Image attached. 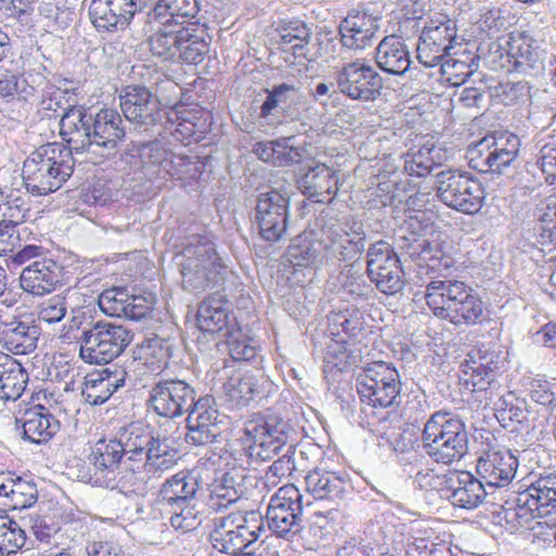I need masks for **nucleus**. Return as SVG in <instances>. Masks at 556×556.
Listing matches in <instances>:
<instances>
[{
  "label": "nucleus",
  "instance_id": "c03bdc74",
  "mask_svg": "<svg viewBox=\"0 0 556 556\" xmlns=\"http://www.w3.org/2000/svg\"><path fill=\"white\" fill-rule=\"evenodd\" d=\"M468 452V432L467 430L456 431L448 434L441 442L437 441L430 447H426L425 453L435 463L451 465L459 462Z\"/></svg>",
  "mask_w": 556,
  "mask_h": 556
},
{
  "label": "nucleus",
  "instance_id": "ea45409f",
  "mask_svg": "<svg viewBox=\"0 0 556 556\" xmlns=\"http://www.w3.org/2000/svg\"><path fill=\"white\" fill-rule=\"evenodd\" d=\"M243 477L236 472H225L211 485L208 505L215 510L228 508L241 501L245 494Z\"/></svg>",
  "mask_w": 556,
  "mask_h": 556
},
{
  "label": "nucleus",
  "instance_id": "aec40b11",
  "mask_svg": "<svg viewBox=\"0 0 556 556\" xmlns=\"http://www.w3.org/2000/svg\"><path fill=\"white\" fill-rule=\"evenodd\" d=\"M380 13L369 8L353 11L339 25L342 46L349 50L363 51L372 43L376 31L380 27Z\"/></svg>",
  "mask_w": 556,
  "mask_h": 556
},
{
  "label": "nucleus",
  "instance_id": "7c9ffc66",
  "mask_svg": "<svg viewBox=\"0 0 556 556\" xmlns=\"http://www.w3.org/2000/svg\"><path fill=\"white\" fill-rule=\"evenodd\" d=\"M40 337V328L34 321L4 320L0 336L3 346L11 353L24 355L34 352Z\"/></svg>",
  "mask_w": 556,
  "mask_h": 556
},
{
  "label": "nucleus",
  "instance_id": "13d9d810",
  "mask_svg": "<svg viewBox=\"0 0 556 556\" xmlns=\"http://www.w3.org/2000/svg\"><path fill=\"white\" fill-rule=\"evenodd\" d=\"M521 233L529 245L536 248L544 254L552 253L556 249V230L552 227L527 222Z\"/></svg>",
  "mask_w": 556,
  "mask_h": 556
},
{
  "label": "nucleus",
  "instance_id": "2f4dec72",
  "mask_svg": "<svg viewBox=\"0 0 556 556\" xmlns=\"http://www.w3.org/2000/svg\"><path fill=\"white\" fill-rule=\"evenodd\" d=\"M29 381L27 369L9 354L0 353V400L16 401Z\"/></svg>",
  "mask_w": 556,
  "mask_h": 556
},
{
  "label": "nucleus",
  "instance_id": "f3484780",
  "mask_svg": "<svg viewBox=\"0 0 556 556\" xmlns=\"http://www.w3.org/2000/svg\"><path fill=\"white\" fill-rule=\"evenodd\" d=\"M274 33L277 48L282 52L291 53L295 59L313 61L327 53L323 47L324 38L320 35L317 36V42L314 43L311 28L301 20H282Z\"/></svg>",
  "mask_w": 556,
  "mask_h": 556
},
{
  "label": "nucleus",
  "instance_id": "dca6fc26",
  "mask_svg": "<svg viewBox=\"0 0 556 556\" xmlns=\"http://www.w3.org/2000/svg\"><path fill=\"white\" fill-rule=\"evenodd\" d=\"M515 516L519 525L530 518L546 517L556 513V472L540 473L527 488L518 493Z\"/></svg>",
  "mask_w": 556,
  "mask_h": 556
},
{
  "label": "nucleus",
  "instance_id": "4468645a",
  "mask_svg": "<svg viewBox=\"0 0 556 556\" xmlns=\"http://www.w3.org/2000/svg\"><path fill=\"white\" fill-rule=\"evenodd\" d=\"M519 138L511 132L484 136L470 149V163L480 172L501 173L516 159Z\"/></svg>",
  "mask_w": 556,
  "mask_h": 556
},
{
  "label": "nucleus",
  "instance_id": "cd10ccee",
  "mask_svg": "<svg viewBox=\"0 0 556 556\" xmlns=\"http://www.w3.org/2000/svg\"><path fill=\"white\" fill-rule=\"evenodd\" d=\"M377 66L384 73L394 76H403L412 68V58L408 46L395 35L386 36L376 48L375 55Z\"/></svg>",
  "mask_w": 556,
  "mask_h": 556
},
{
  "label": "nucleus",
  "instance_id": "5701e85b",
  "mask_svg": "<svg viewBox=\"0 0 556 556\" xmlns=\"http://www.w3.org/2000/svg\"><path fill=\"white\" fill-rule=\"evenodd\" d=\"M446 482L448 485L443 490L444 496L459 508L475 509L494 494L482 478L469 471L454 473Z\"/></svg>",
  "mask_w": 556,
  "mask_h": 556
},
{
  "label": "nucleus",
  "instance_id": "3c124183",
  "mask_svg": "<svg viewBox=\"0 0 556 556\" xmlns=\"http://www.w3.org/2000/svg\"><path fill=\"white\" fill-rule=\"evenodd\" d=\"M26 543L21 525L7 513H0V556L16 554Z\"/></svg>",
  "mask_w": 556,
  "mask_h": 556
},
{
  "label": "nucleus",
  "instance_id": "58836bf2",
  "mask_svg": "<svg viewBox=\"0 0 556 556\" xmlns=\"http://www.w3.org/2000/svg\"><path fill=\"white\" fill-rule=\"evenodd\" d=\"M306 490L316 500H342L349 492V484L333 471L316 468L305 477Z\"/></svg>",
  "mask_w": 556,
  "mask_h": 556
},
{
  "label": "nucleus",
  "instance_id": "f704fd0d",
  "mask_svg": "<svg viewBox=\"0 0 556 556\" xmlns=\"http://www.w3.org/2000/svg\"><path fill=\"white\" fill-rule=\"evenodd\" d=\"M534 40L522 33L519 39L510 42V58H513L514 72L536 77L544 70L543 52Z\"/></svg>",
  "mask_w": 556,
  "mask_h": 556
},
{
  "label": "nucleus",
  "instance_id": "412c9836",
  "mask_svg": "<svg viewBox=\"0 0 556 556\" xmlns=\"http://www.w3.org/2000/svg\"><path fill=\"white\" fill-rule=\"evenodd\" d=\"M518 466V458L510 450H490L478 458L476 471L494 493L514 480Z\"/></svg>",
  "mask_w": 556,
  "mask_h": 556
},
{
  "label": "nucleus",
  "instance_id": "bf43d9fd",
  "mask_svg": "<svg viewBox=\"0 0 556 556\" xmlns=\"http://www.w3.org/2000/svg\"><path fill=\"white\" fill-rule=\"evenodd\" d=\"M367 277L370 282H372L376 288L387 295H393L400 292L404 287L403 279V270L401 265L390 266L384 269L377 268L372 273L366 271Z\"/></svg>",
  "mask_w": 556,
  "mask_h": 556
},
{
  "label": "nucleus",
  "instance_id": "a19ab883",
  "mask_svg": "<svg viewBox=\"0 0 556 556\" xmlns=\"http://www.w3.org/2000/svg\"><path fill=\"white\" fill-rule=\"evenodd\" d=\"M117 375H112L109 369L90 375L86 378L81 395L86 403L91 405H101L105 403L125 383L124 370Z\"/></svg>",
  "mask_w": 556,
  "mask_h": 556
},
{
  "label": "nucleus",
  "instance_id": "f8f14e48",
  "mask_svg": "<svg viewBox=\"0 0 556 556\" xmlns=\"http://www.w3.org/2000/svg\"><path fill=\"white\" fill-rule=\"evenodd\" d=\"M197 391L193 386L178 378H160L149 391L148 407L160 417L179 418L193 404Z\"/></svg>",
  "mask_w": 556,
  "mask_h": 556
},
{
  "label": "nucleus",
  "instance_id": "bb28decb",
  "mask_svg": "<svg viewBox=\"0 0 556 556\" xmlns=\"http://www.w3.org/2000/svg\"><path fill=\"white\" fill-rule=\"evenodd\" d=\"M90 108L71 106L58 121L59 134L72 152L81 153L90 149Z\"/></svg>",
  "mask_w": 556,
  "mask_h": 556
},
{
  "label": "nucleus",
  "instance_id": "052dcab7",
  "mask_svg": "<svg viewBox=\"0 0 556 556\" xmlns=\"http://www.w3.org/2000/svg\"><path fill=\"white\" fill-rule=\"evenodd\" d=\"M401 265L394 248L384 240L371 243L366 253V271L372 273L377 268Z\"/></svg>",
  "mask_w": 556,
  "mask_h": 556
},
{
  "label": "nucleus",
  "instance_id": "9b49d317",
  "mask_svg": "<svg viewBox=\"0 0 556 556\" xmlns=\"http://www.w3.org/2000/svg\"><path fill=\"white\" fill-rule=\"evenodd\" d=\"M302 494L293 484H286L270 497L266 522L268 529L279 538L291 540L303 529Z\"/></svg>",
  "mask_w": 556,
  "mask_h": 556
},
{
  "label": "nucleus",
  "instance_id": "6e6d98bb",
  "mask_svg": "<svg viewBox=\"0 0 556 556\" xmlns=\"http://www.w3.org/2000/svg\"><path fill=\"white\" fill-rule=\"evenodd\" d=\"M117 194L116 188L106 179L98 178L83 187L78 203L94 207H104L110 204Z\"/></svg>",
  "mask_w": 556,
  "mask_h": 556
},
{
  "label": "nucleus",
  "instance_id": "603ef678",
  "mask_svg": "<svg viewBox=\"0 0 556 556\" xmlns=\"http://www.w3.org/2000/svg\"><path fill=\"white\" fill-rule=\"evenodd\" d=\"M440 64L445 74L456 78L455 84H464L477 72L479 58L471 52L464 51L458 55L457 51H452V54L445 56Z\"/></svg>",
  "mask_w": 556,
  "mask_h": 556
},
{
  "label": "nucleus",
  "instance_id": "5fc2aeb1",
  "mask_svg": "<svg viewBox=\"0 0 556 556\" xmlns=\"http://www.w3.org/2000/svg\"><path fill=\"white\" fill-rule=\"evenodd\" d=\"M228 516L233 519V527L242 533V538L249 545L256 542L266 531L264 517L257 510H239Z\"/></svg>",
  "mask_w": 556,
  "mask_h": 556
},
{
  "label": "nucleus",
  "instance_id": "4be33fe9",
  "mask_svg": "<svg viewBox=\"0 0 556 556\" xmlns=\"http://www.w3.org/2000/svg\"><path fill=\"white\" fill-rule=\"evenodd\" d=\"M66 270L62 264L50 257L36 260L22 270L21 288L33 295L42 296L63 283Z\"/></svg>",
  "mask_w": 556,
  "mask_h": 556
},
{
  "label": "nucleus",
  "instance_id": "f03ea898",
  "mask_svg": "<svg viewBox=\"0 0 556 556\" xmlns=\"http://www.w3.org/2000/svg\"><path fill=\"white\" fill-rule=\"evenodd\" d=\"M426 304L432 314L455 326H471L483 315V302L477 292L457 279H432L426 285Z\"/></svg>",
  "mask_w": 556,
  "mask_h": 556
},
{
  "label": "nucleus",
  "instance_id": "864d4df0",
  "mask_svg": "<svg viewBox=\"0 0 556 556\" xmlns=\"http://www.w3.org/2000/svg\"><path fill=\"white\" fill-rule=\"evenodd\" d=\"M66 93L67 91L61 88H46L38 103L37 114L40 119H52L58 123L61 118V114L64 113L67 108L75 105L70 103Z\"/></svg>",
  "mask_w": 556,
  "mask_h": 556
},
{
  "label": "nucleus",
  "instance_id": "423d86ee",
  "mask_svg": "<svg viewBox=\"0 0 556 556\" xmlns=\"http://www.w3.org/2000/svg\"><path fill=\"white\" fill-rule=\"evenodd\" d=\"M211 37L204 25L189 23L175 29L162 27L149 38V48L163 61L201 63L210 51Z\"/></svg>",
  "mask_w": 556,
  "mask_h": 556
},
{
  "label": "nucleus",
  "instance_id": "6ab92c4d",
  "mask_svg": "<svg viewBox=\"0 0 556 556\" xmlns=\"http://www.w3.org/2000/svg\"><path fill=\"white\" fill-rule=\"evenodd\" d=\"M142 8L141 0H92L89 17L98 31L124 30Z\"/></svg>",
  "mask_w": 556,
  "mask_h": 556
},
{
  "label": "nucleus",
  "instance_id": "a18cd8bd",
  "mask_svg": "<svg viewBox=\"0 0 556 556\" xmlns=\"http://www.w3.org/2000/svg\"><path fill=\"white\" fill-rule=\"evenodd\" d=\"M211 542L215 549L230 556L244 554L243 549L250 546L242 538V533H239L233 527V519H230L228 515L215 519Z\"/></svg>",
  "mask_w": 556,
  "mask_h": 556
},
{
  "label": "nucleus",
  "instance_id": "4c0bfd02",
  "mask_svg": "<svg viewBox=\"0 0 556 556\" xmlns=\"http://www.w3.org/2000/svg\"><path fill=\"white\" fill-rule=\"evenodd\" d=\"M202 0H159L153 8V17L162 27L174 29L172 24H184L199 14Z\"/></svg>",
  "mask_w": 556,
  "mask_h": 556
},
{
  "label": "nucleus",
  "instance_id": "e433bc0d",
  "mask_svg": "<svg viewBox=\"0 0 556 556\" xmlns=\"http://www.w3.org/2000/svg\"><path fill=\"white\" fill-rule=\"evenodd\" d=\"M59 429L60 421L42 405L27 409L23 415L24 438L33 443L47 442Z\"/></svg>",
  "mask_w": 556,
  "mask_h": 556
},
{
  "label": "nucleus",
  "instance_id": "2eb2a0df",
  "mask_svg": "<svg viewBox=\"0 0 556 556\" xmlns=\"http://www.w3.org/2000/svg\"><path fill=\"white\" fill-rule=\"evenodd\" d=\"M336 85L339 92L346 98L369 102L381 96L383 80L372 66L356 60L344 64L336 73Z\"/></svg>",
  "mask_w": 556,
  "mask_h": 556
},
{
  "label": "nucleus",
  "instance_id": "39448f33",
  "mask_svg": "<svg viewBox=\"0 0 556 556\" xmlns=\"http://www.w3.org/2000/svg\"><path fill=\"white\" fill-rule=\"evenodd\" d=\"M119 106L130 123V132L141 138L164 136L168 123H173L168 111L161 106L160 97L140 84L122 88Z\"/></svg>",
  "mask_w": 556,
  "mask_h": 556
},
{
  "label": "nucleus",
  "instance_id": "a878e982",
  "mask_svg": "<svg viewBox=\"0 0 556 556\" xmlns=\"http://www.w3.org/2000/svg\"><path fill=\"white\" fill-rule=\"evenodd\" d=\"M90 148L98 147L114 152L125 138L122 115L114 109H90Z\"/></svg>",
  "mask_w": 556,
  "mask_h": 556
},
{
  "label": "nucleus",
  "instance_id": "1a4fd4ad",
  "mask_svg": "<svg viewBox=\"0 0 556 556\" xmlns=\"http://www.w3.org/2000/svg\"><path fill=\"white\" fill-rule=\"evenodd\" d=\"M437 195L448 207L473 215L483 206L485 192L481 182L469 174L447 169L437 174Z\"/></svg>",
  "mask_w": 556,
  "mask_h": 556
},
{
  "label": "nucleus",
  "instance_id": "0eeeda50",
  "mask_svg": "<svg viewBox=\"0 0 556 556\" xmlns=\"http://www.w3.org/2000/svg\"><path fill=\"white\" fill-rule=\"evenodd\" d=\"M356 391L363 405L367 408H388L401 403L402 381L396 367L392 363L376 361L366 364L356 378Z\"/></svg>",
  "mask_w": 556,
  "mask_h": 556
},
{
  "label": "nucleus",
  "instance_id": "69168bd1",
  "mask_svg": "<svg viewBox=\"0 0 556 556\" xmlns=\"http://www.w3.org/2000/svg\"><path fill=\"white\" fill-rule=\"evenodd\" d=\"M187 432L185 440L189 445L206 446L218 441L222 432L218 425H207L206 422L186 419Z\"/></svg>",
  "mask_w": 556,
  "mask_h": 556
},
{
  "label": "nucleus",
  "instance_id": "49530a36",
  "mask_svg": "<svg viewBox=\"0 0 556 556\" xmlns=\"http://www.w3.org/2000/svg\"><path fill=\"white\" fill-rule=\"evenodd\" d=\"M138 152L140 153L142 169L146 177L151 180L160 179L164 176L165 162H168L172 153H168L157 141V138H142L139 142Z\"/></svg>",
  "mask_w": 556,
  "mask_h": 556
},
{
  "label": "nucleus",
  "instance_id": "473e14b6",
  "mask_svg": "<svg viewBox=\"0 0 556 556\" xmlns=\"http://www.w3.org/2000/svg\"><path fill=\"white\" fill-rule=\"evenodd\" d=\"M2 505L10 509H25L33 506L38 498V489L34 481L12 473L3 475L0 484Z\"/></svg>",
  "mask_w": 556,
  "mask_h": 556
},
{
  "label": "nucleus",
  "instance_id": "0e129e2a",
  "mask_svg": "<svg viewBox=\"0 0 556 556\" xmlns=\"http://www.w3.org/2000/svg\"><path fill=\"white\" fill-rule=\"evenodd\" d=\"M277 155L275 166H291L300 164L306 156L307 150L304 146L296 143L294 136L277 138Z\"/></svg>",
  "mask_w": 556,
  "mask_h": 556
},
{
  "label": "nucleus",
  "instance_id": "79ce46f5",
  "mask_svg": "<svg viewBox=\"0 0 556 556\" xmlns=\"http://www.w3.org/2000/svg\"><path fill=\"white\" fill-rule=\"evenodd\" d=\"M466 429L465 422L451 412H434L424 425L420 441L424 452L437 441L441 442L448 434Z\"/></svg>",
  "mask_w": 556,
  "mask_h": 556
},
{
  "label": "nucleus",
  "instance_id": "9d476101",
  "mask_svg": "<svg viewBox=\"0 0 556 556\" xmlns=\"http://www.w3.org/2000/svg\"><path fill=\"white\" fill-rule=\"evenodd\" d=\"M456 22L444 14H435L424 23L418 46L417 59L425 67L439 65L450 56L457 42Z\"/></svg>",
  "mask_w": 556,
  "mask_h": 556
},
{
  "label": "nucleus",
  "instance_id": "c9c22d12",
  "mask_svg": "<svg viewBox=\"0 0 556 556\" xmlns=\"http://www.w3.org/2000/svg\"><path fill=\"white\" fill-rule=\"evenodd\" d=\"M265 91L267 96L260 110V116L262 118L268 119L270 116L276 115H283L291 118L295 116V112L291 105L301 102L303 99L298 87L292 84L282 83Z\"/></svg>",
  "mask_w": 556,
  "mask_h": 556
},
{
  "label": "nucleus",
  "instance_id": "338daca9",
  "mask_svg": "<svg viewBox=\"0 0 556 556\" xmlns=\"http://www.w3.org/2000/svg\"><path fill=\"white\" fill-rule=\"evenodd\" d=\"M530 93V86L527 81H505L496 85L491 97L504 105H513L526 99Z\"/></svg>",
  "mask_w": 556,
  "mask_h": 556
},
{
  "label": "nucleus",
  "instance_id": "c85d7f7f",
  "mask_svg": "<svg viewBox=\"0 0 556 556\" xmlns=\"http://www.w3.org/2000/svg\"><path fill=\"white\" fill-rule=\"evenodd\" d=\"M199 486L198 478L191 471H178L162 483L157 494L159 503L168 509L191 504Z\"/></svg>",
  "mask_w": 556,
  "mask_h": 556
},
{
  "label": "nucleus",
  "instance_id": "7ed1b4c3",
  "mask_svg": "<svg viewBox=\"0 0 556 556\" xmlns=\"http://www.w3.org/2000/svg\"><path fill=\"white\" fill-rule=\"evenodd\" d=\"M185 290L200 293L224 280L225 264L216 252L211 238L193 233L182 242V250L175 256Z\"/></svg>",
  "mask_w": 556,
  "mask_h": 556
},
{
  "label": "nucleus",
  "instance_id": "4d7b16f0",
  "mask_svg": "<svg viewBox=\"0 0 556 556\" xmlns=\"http://www.w3.org/2000/svg\"><path fill=\"white\" fill-rule=\"evenodd\" d=\"M30 207L18 191L0 187V220H26Z\"/></svg>",
  "mask_w": 556,
  "mask_h": 556
},
{
  "label": "nucleus",
  "instance_id": "b1692460",
  "mask_svg": "<svg viewBox=\"0 0 556 556\" xmlns=\"http://www.w3.org/2000/svg\"><path fill=\"white\" fill-rule=\"evenodd\" d=\"M366 248V233L359 230L345 231L340 227L324 230L323 258L327 262L357 260Z\"/></svg>",
  "mask_w": 556,
  "mask_h": 556
},
{
  "label": "nucleus",
  "instance_id": "ddd939ff",
  "mask_svg": "<svg viewBox=\"0 0 556 556\" xmlns=\"http://www.w3.org/2000/svg\"><path fill=\"white\" fill-rule=\"evenodd\" d=\"M290 217L289 198L273 189L261 192L256 198L253 223L262 239L278 242L288 233Z\"/></svg>",
  "mask_w": 556,
  "mask_h": 556
},
{
  "label": "nucleus",
  "instance_id": "6e6552de",
  "mask_svg": "<svg viewBox=\"0 0 556 556\" xmlns=\"http://www.w3.org/2000/svg\"><path fill=\"white\" fill-rule=\"evenodd\" d=\"M127 328L108 321H89L77 337L79 356L89 364H109L132 341Z\"/></svg>",
  "mask_w": 556,
  "mask_h": 556
},
{
  "label": "nucleus",
  "instance_id": "393cba45",
  "mask_svg": "<svg viewBox=\"0 0 556 556\" xmlns=\"http://www.w3.org/2000/svg\"><path fill=\"white\" fill-rule=\"evenodd\" d=\"M121 442L116 439H101L92 446L88 459L92 467L89 469L88 482L102 488L108 484L114 473L124 463Z\"/></svg>",
  "mask_w": 556,
  "mask_h": 556
},
{
  "label": "nucleus",
  "instance_id": "680f3d73",
  "mask_svg": "<svg viewBox=\"0 0 556 556\" xmlns=\"http://www.w3.org/2000/svg\"><path fill=\"white\" fill-rule=\"evenodd\" d=\"M129 294L126 287L106 289L99 295V307L108 316L124 317L129 306Z\"/></svg>",
  "mask_w": 556,
  "mask_h": 556
},
{
  "label": "nucleus",
  "instance_id": "774afa93",
  "mask_svg": "<svg viewBox=\"0 0 556 556\" xmlns=\"http://www.w3.org/2000/svg\"><path fill=\"white\" fill-rule=\"evenodd\" d=\"M189 422L200 421L207 425H218L219 412L216 408L215 399L211 395L194 396L193 404L186 413Z\"/></svg>",
  "mask_w": 556,
  "mask_h": 556
},
{
  "label": "nucleus",
  "instance_id": "72a5a7b5",
  "mask_svg": "<svg viewBox=\"0 0 556 556\" xmlns=\"http://www.w3.org/2000/svg\"><path fill=\"white\" fill-rule=\"evenodd\" d=\"M179 459V451L173 438L153 432L144 459V467L149 472L160 478L165 471L172 469Z\"/></svg>",
  "mask_w": 556,
  "mask_h": 556
},
{
  "label": "nucleus",
  "instance_id": "37998d69",
  "mask_svg": "<svg viewBox=\"0 0 556 556\" xmlns=\"http://www.w3.org/2000/svg\"><path fill=\"white\" fill-rule=\"evenodd\" d=\"M229 314L226 303L220 296L212 295L204 299L197 313V325L202 332L215 333L228 329Z\"/></svg>",
  "mask_w": 556,
  "mask_h": 556
},
{
  "label": "nucleus",
  "instance_id": "09e8293b",
  "mask_svg": "<svg viewBox=\"0 0 556 556\" xmlns=\"http://www.w3.org/2000/svg\"><path fill=\"white\" fill-rule=\"evenodd\" d=\"M323 250V239L314 241L311 235H300L292 239L286 253L287 261L294 267L315 265Z\"/></svg>",
  "mask_w": 556,
  "mask_h": 556
},
{
  "label": "nucleus",
  "instance_id": "a211bd4d",
  "mask_svg": "<svg viewBox=\"0 0 556 556\" xmlns=\"http://www.w3.org/2000/svg\"><path fill=\"white\" fill-rule=\"evenodd\" d=\"M295 182L301 193L316 203H330L339 190L338 172L315 160L298 169Z\"/></svg>",
  "mask_w": 556,
  "mask_h": 556
},
{
  "label": "nucleus",
  "instance_id": "e2e57ef3",
  "mask_svg": "<svg viewBox=\"0 0 556 556\" xmlns=\"http://www.w3.org/2000/svg\"><path fill=\"white\" fill-rule=\"evenodd\" d=\"M433 148L421 147L417 151L410 150L404 157V170L409 176L425 177L429 175L435 166L431 156Z\"/></svg>",
  "mask_w": 556,
  "mask_h": 556
},
{
  "label": "nucleus",
  "instance_id": "c756f323",
  "mask_svg": "<svg viewBox=\"0 0 556 556\" xmlns=\"http://www.w3.org/2000/svg\"><path fill=\"white\" fill-rule=\"evenodd\" d=\"M123 467L114 473L111 481L102 488L117 490L124 495H144L151 488L153 482L159 478L149 472L144 467V463H134L122 465Z\"/></svg>",
  "mask_w": 556,
  "mask_h": 556
},
{
  "label": "nucleus",
  "instance_id": "8fccbe9b",
  "mask_svg": "<svg viewBox=\"0 0 556 556\" xmlns=\"http://www.w3.org/2000/svg\"><path fill=\"white\" fill-rule=\"evenodd\" d=\"M491 350H478L469 354V358L462 365L459 380L465 389L470 392L485 391V382L481 372L485 370V362H488Z\"/></svg>",
  "mask_w": 556,
  "mask_h": 556
},
{
  "label": "nucleus",
  "instance_id": "20e7f679",
  "mask_svg": "<svg viewBox=\"0 0 556 556\" xmlns=\"http://www.w3.org/2000/svg\"><path fill=\"white\" fill-rule=\"evenodd\" d=\"M243 432L240 451L248 458V465L269 460L287 445L294 444V430L289 421L271 410L248 420Z\"/></svg>",
  "mask_w": 556,
  "mask_h": 556
},
{
  "label": "nucleus",
  "instance_id": "f257e3e1",
  "mask_svg": "<svg viewBox=\"0 0 556 556\" xmlns=\"http://www.w3.org/2000/svg\"><path fill=\"white\" fill-rule=\"evenodd\" d=\"M76 161L72 149L49 142L35 149L24 161L23 182L34 197L58 191L73 175Z\"/></svg>",
  "mask_w": 556,
  "mask_h": 556
},
{
  "label": "nucleus",
  "instance_id": "de8ad7c7",
  "mask_svg": "<svg viewBox=\"0 0 556 556\" xmlns=\"http://www.w3.org/2000/svg\"><path fill=\"white\" fill-rule=\"evenodd\" d=\"M152 434V431L139 426H130L119 433V438L116 440L121 442L124 450L122 452L125 464L144 462Z\"/></svg>",
  "mask_w": 556,
  "mask_h": 556
}]
</instances>
